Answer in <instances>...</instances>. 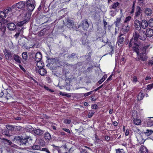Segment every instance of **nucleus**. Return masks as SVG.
<instances>
[{"label":"nucleus","mask_w":153,"mask_h":153,"mask_svg":"<svg viewBox=\"0 0 153 153\" xmlns=\"http://www.w3.org/2000/svg\"><path fill=\"white\" fill-rule=\"evenodd\" d=\"M2 134L6 136H10L9 131L7 129L3 130L2 131Z\"/></svg>","instance_id":"nucleus-35"},{"label":"nucleus","mask_w":153,"mask_h":153,"mask_svg":"<svg viewBox=\"0 0 153 153\" xmlns=\"http://www.w3.org/2000/svg\"><path fill=\"white\" fill-rule=\"evenodd\" d=\"M147 125L149 127L153 126V120H149L147 122Z\"/></svg>","instance_id":"nucleus-44"},{"label":"nucleus","mask_w":153,"mask_h":153,"mask_svg":"<svg viewBox=\"0 0 153 153\" xmlns=\"http://www.w3.org/2000/svg\"><path fill=\"white\" fill-rule=\"evenodd\" d=\"M137 40H135L133 37L132 39L130 40L129 42L128 45L129 47H131L133 45H137V43H138L137 42Z\"/></svg>","instance_id":"nucleus-12"},{"label":"nucleus","mask_w":153,"mask_h":153,"mask_svg":"<svg viewBox=\"0 0 153 153\" xmlns=\"http://www.w3.org/2000/svg\"><path fill=\"white\" fill-rule=\"evenodd\" d=\"M6 127L9 131H14L15 128L16 127V126H12L8 124L6 126Z\"/></svg>","instance_id":"nucleus-20"},{"label":"nucleus","mask_w":153,"mask_h":153,"mask_svg":"<svg viewBox=\"0 0 153 153\" xmlns=\"http://www.w3.org/2000/svg\"><path fill=\"white\" fill-rule=\"evenodd\" d=\"M107 76L106 75H104L102 77V78L98 82L99 83V84H101L102 83L105 79L107 78Z\"/></svg>","instance_id":"nucleus-42"},{"label":"nucleus","mask_w":153,"mask_h":153,"mask_svg":"<svg viewBox=\"0 0 153 153\" xmlns=\"http://www.w3.org/2000/svg\"><path fill=\"white\" fill-rule=\"evenodd\" d=\"M98 106L97 104H94L92 105L91 108L92 109H96L97 108Z\"/></svg>","instance_id":"nucleus-60"},{"label":"nucleus","mask_w":153,"mask_h":153,"mask_svg":"<svg viewBox=\"0 0 153 153\" xmlns=\"http://www.w3.org/2000/svg\"><path fill=\"white\" fill-rule=\"evenodd\" d=\"M116 11L111 10L110 12V15L112 16H114L115 15Z\"/></svg>","instance_id":"nucleus-55"},{"label":"nucleus","mask_w":153,"mask_h":153,"mask_svg":"<svg viewBox=\"0 0 153 153\" xmlns=\"http://www.w3.org/2000/svg\"><path fill=\"white\" fill-rule=\"evenodd\" d=\"M116 153H126L123 149H116Z\"/></svg>","instance_id":"nucleus-41"},{"label":"nucleus","mask_w":153,"mask_h":153,"mask_svg":"<svg viewBox=\"0 0 153 153\" xmlns=\"http://www.w3.org/2000/svg\"><path fill=\"white\" fill-rule=\"evenodd\" d=\"M151 10H146L145 11L146 13L148 16L150 15L152 13Z\"/></svg>","instance_id":"nucleus-53"},{"label":"nucleus","mask_w":153,"mask_h":153,"mask_svg":"<svg viewBox=\"0 0 153 153\" xmlns=\"http://www.w3.org/2000/svg\"><path fill=\"white\" fill-rule=\"evenodd\" d=\"M45 32L44 31V30H41L39 32V36H43L45 34Z\"/></svg>","instance_id":"nucleus-49"},{"label":"nucleus","mask_w":153,"mask_h":153,"mask_svg":"<svg viewBox=\"0 0 153 153\" xmlns=\"http://www.w3.org/2000/svg\"><path fill=\"white\" fill-rule=\"evenodd\" d=\"M53 146V147H55L56 148H55V150L54 151V152L55 153H61V150L60 149V148L59 147L56 146H55L54 145H52Z\"/></svg>","instance_id":"nucleus-34"},{"label":"nucleus","mask_w":153,"mask_h":153,"mask_svg":"<svg viewBox=\"0 0 153 153\" xmlns=\"http://www.w3.org/2000/svg\"><path fill=\"white\" fill-rule=\"evenodd\" d=\"M19 42V45L22 46H24L25 44V40H21Z\"/></svg>","instance_id":"nucleus-50"},{"label":"nucleus","mask_w":153,"mask_h":153,"mask_svg":"<svg viewBox=\"0 0 153 153\" xmlns=\"http://www.w3.org/2000/svg\"><path fill=\"white\" fill-rule=\"evenodd\" d=\"M36 62H37L36 66L39 68H42L44 67V63L41 60Z\"/></svg>","instance_id":"nucleus-22"},{"label":"nucleus","mask_w":153,"mask_h":153,"mask_svg":"<svg viewBox=\"0 0 153 153\" xmlns=\"http://www.w3.org/2000/svg\"><path fill=\"white\" fill-rule=\"evenodd\" d=\"M122 28L123 29L124 33H126L129 31L130 27L128 24H124V25L123 26Z\"/></svg>","instance_id":"nucleus-23"},{"label":"nucleus","mask_w":153,"mask_h":153,"mask_svg":"<svg viewBox=\"0 0 153 153\" xmlns=\"http://www.w3.org/2000/svg\"><path fill=\"white\" fill-rule=\"evenodd\" d=\"M62 130L68 133H71L70 130L68 128H63Z\"/></svg>","instance_id":"nucleus-63"},{"label":"nucleus","mask_w":153,"mask_h":153,"mask_svg":"<svg viewBox=\"0 0 153 153\" xmlns=\"http://www.w3.org/2000/svg\"><path fill=\"white\" fill-rule=\"evenodd\" d=\"M65 123L67 124H70L71 122V121L70 120H65Z\"/></svg>","instance_id":"nucleus-62"},{"label":"nucleus","mask_w":153,"mask_h":153,"mask_svg":"<svg viewBox=\"0 0 153 153\" xmlns=\"http://www.w3.org/2000/svg\"><path fill=\"white\" fill-rule=\"evenodd\" d=\"M48 62L50 64H53L56 62V60L54 58H51L48 59Z\"/></svg>","instance_id":"nucleus-40"},{"label":"nucleus","mask_w":153,"mask_h":153,"mask_svg":"<svg viewBox=\"0 0 153 153\" xmlns=\"http://www.w3.org/2000/svg\"><path fill=\"white\" fill-rule=\"evenodd\" d=\"M44 137L45 139L47 141H49L51 139V135L48 132H46L44 134Z\"/></svg>","instance_id":"nucleus-17"},{"label":"nucleus","mask_w":153,"mask_h":153,"mask_svg":"<svg viewBox=\"0 0 153 153\" xmlns=\"http://www.w3.org/2000/svg\"><path fill=\"white\" fill-rule=\"evenodd\" d=\"M6 10H5V11ZM6 16V14L4 11H0V17L4 19L5 18Z\"/></svg>","instance_id":"nucleus-31"},{"label":"nucleus","mask_w":153,"mask_h":153,"mask_svg":"<svg viewBox=\"0 0 153 153\" xmlns=\"http://www.w3.org/2000/svg\"><path fill=\"white\" fill-rule=\"evenodd\" d=\"M148 25L150 27H153V19H150L148 22Z\"/></svg>","instance_id":"nucleus-45"},{"label":"nucleus","mask_w":153,"mask_h":153,"mask_svg":"<svg viewBox=\"0 0 153 153\" xmlns=\"http://www.w3.org/2000/svg\"><path fill=\"white\" fill-rule=\"evenodd\" d=\"M134 27L135 30L139 31L141 30V22L138 20L136 19L135 20L134 22Z\"/></svg>","instance_id":"nucleus-6"},{"label":"nucleus","mask_w":153,"mask_h":153,"mask_svg":"<svg viewBox=\"0 0 153 153\" xmlns=\"http://www.w3.org/2000/svg\"><path fill=\"white\" fill-rule=\"evenodd\" d=\"M148 23L147 21L145 19L143 20L141 22V28H142L143 29L146 28L148 26Z\"/></svg>","instance_id":"nucleus-13"},{"label":"nucleus","mask_w":153,"mask_h":153,"mask_svg":"<svg viewBox=\"0 0 153 153\" xmlns=\"http://www.w3.org/2000/svg\"><path fill=\"white\" fill-rule=\"evenodd\" d=\"M144 94L143 93L140 92L138 95V97H137V100H142L144 97Z\"/></svg>","instance_id":"nucleus-33"},{"label":"nucleus","mask_w":153,"mask_h":153,"mask_svg":"<svg viewBox=\"0 0 153 153\" xmlns=\"http://www.w3.org/2000/svg\"><path fill=\"white\" fill-rule=\"evenodd\" d=\"M81 40L82 41V44L84 45H86L88 42V40L86 36L82 37L81 38Z\"/></svg>","instance_id":"nucleus-28"},{"label":"nucleus","mask_w":153,"mask_h":153,"mask_svg":"<svg viewBox=\"0 0 153 153\" xmlns=\"http://www.w3.org/2000/svg\"><path fill=\"white\" fill-rule=\"evenodd\" d=\"M7 27L8 29L10 30H13L16 28L15 24L13 23H10L7 25Z\"/></svg>","instance_id":"nucleus-15"},{"label":"nucleus","mask_w":153,"mask_h":153,"mask_svg":"<svg viewBox=\"0 0 153 153\" xmlns=\"http://www.w3.org/2000/svg\"><path fill=\"white\" fill-rule=\"evenodd\" d=\"M56 126L57 125L56 124L54 123L52 124L51 125V127H52L53 130H56Z\"/></svg>","instance_id":"nucleus-58"},{"label":"nucleus","mask_w":153,"mask_h":153,"mask_svg":"<svg viewBox=\"0 0 153 153\" xmlns=\"http://www.w3.org/2000/svg\"><path fill=\"white\" fill-rule=\"evenodd\" d=\"M94 114V112L91 111V112H90L88 114V117L89 118L91 117Z\"/></svg>","instance_id":"nucleus-52"},{"label":"nucleus","mask_w":153,"mask_h":153,"mask_svg":"<svg viewBox=\"0 0 153 153\" xmlns=\"http://www.w3.org/2000/svg\"><path fill=\"white\" fill-rule=\"evenodd\" d=\"M133 51L137 53V55L138 56L139 53L138 43H137V45H135L133 47Z\"/></svg>","instance_id":"nucleus-21"},{"label":"nucleus","mask_w":153,"mask_h":153,"mask_svg":"<svg viewBox=\"0 0 153 153\" xmlns=\"http://www.w3.org/2000/svg\"><path fill=\"white\" fill-rule=\"evenodd\" d=\"M139 56L140 59L142 61H144L147 60V57L146 54L144 53H141L140 54Z\"/></svg>","instance_id":"nucleus-18"},{"label":"nucleus","mask_w":153,"mask_h":153,"mask_svg":"<svg viewBox=\"0 0 153 153\" xmlns=\"http://www.w3.org/2000/svg\"><path fill=\"white\" fill-rule=\"evenodd\" d=\"M44 131L39 129H37L34 130V133L36 135H41L44 133Z\"/></svg>","instance_id":"nucleus-25"},{"label":"nucleus","mask_w":153,"mask_h":153,"mask_svg":"<svg viewBox=\"0 0 153 153\" xmlns=\"http://www.w3.org/2000/svg\"><path fill=\"white\" fill-rule=\"evenodd\" d=\"M25 10H23V13H24V18L25 19V20H27V22L28 21L30 18V16L31 14V12L33 10H30V12L28 11V12H27L26 13Z\"/></svg>","instance_id":"nucleus-7"},{"label":"nucleus","mask_w":153,"mask_h":153,"mask_svg":"<svg viewBox=\"0 0 153 153\" xmlns=\"http://www.w3.org/2000/svg\"><path fill=\"white\" fill-rule=\"evenodd\" d=\"M133 122L135 124L137 125H140L141 122L140 120L137 118H134L133 120Z\"/></svg>","instance_id":"nucleus-32"},{"label":"nucleus","mask_w":153,"mask_h":153,"mask_svg":"<svg viewBox=\"0 0 153 153\" xmlns=\"http://www.w3.org/2000/svg\"><path fill=\"white\" fill-rule=\"evenodd\" d=\"M12 97L11 95L9 93H7V94L6 96L5 97V98L7 99H9Z\"/></svg>","instance_id":"nucleus-54"},{"label":"nucleus","mask_w":153,"mask_h":153,"mask_svg":"<svg viewBox=\"0 0 153 153\" xmlns=\"http://www.w3.org/2000/svg\"><path fill=\"white\" fill-rule=\"evenodd\" d=\"M125 39V36L123 34L120 33L117 37V43L118 45H119L123 43Z\"/></svg>","instance_id":"nucleus-5"},{"label":"nucleus","mask_w":153,"mask_h":153,"mask_svg":"<svg viewBox=\"0 0 153 153\" xmlns=\"http://www.w3.org/2000/svg\"><path fill=\"white\" fill-rule=\"evenodd\" d=\"M153 88V83L147 86L146 89L147 90H150Z\"/></svg>","instance_id":"nucleus-51"},{"label":"nucleus","mask_w":153,"mask_h":153,"mask_svg":"<svg viewBox=\"0 0 153 153\" xmlns=\"http://www.w3.org/2000/svg\"><path fill=\"white\" fill-rule=\"evenodd\" d=\"M81 26L84 30H87L89 26V24L88 22L87 19H85L82 22Z\"/></svg>","instance_id":"nucleus-8"},{"label":"nucleus","mask_w":153,"mask_h":153,"mask_svg":"<svg viewBox=\"0 0 153 153\" xmlns=\"http://www.w3.org/2000/svg\"><path fill=\"white\" fill-rule=\"evenodd\" d=\"M74 22L72 20L68 19L67 20V26L68 27H70L72 26Z\"/></svg>","instance_id":"nucleus-29"},{"label":"nucleus","mask_w":153,"mask_h":153,"mask_svg":"<svg viewBox=\"0 0 153 153\" xmlns=\"http://www.w3.org/2000/svg\"><path fill=\"white\" fill-rule=\"evenodd\" d=\"M148 47V46H145L143 47L142 49V51H143L142 53H144L146 54V49Z\"/></svg>","instance_id":"nucleus-48"},{"label":"nucleus","mask_w":153,"mask_h":153,"mask_svg":"<svg viewBox=\"0 0 153 153\" xmlns=\"http://www.w3.org/2000/svg\"><path fill=\"white\" fill-rule=\"evenodd\" d=\"M27 52H24L22 53V57L24 61H26L27 59Z\"/></svg>","instance_id":"nucleus-30"},{"label":"nucleus","mask_w":153,"mask_h":153,"mask_svg":"<svg viewBox=\"0 0 153 153\" xmlns=\"http://www.w3.org/2000/svg\"><path fill=\"white\" fill-rule=\"evenodd\" d=\"M18 139L19 140V144L20 146H26L27 144L28 143V141L27 138L20 139L19 137H16L14 138V140Z\"/></svg>","instance_id":"nucleus-4"},{"label":"nucleus","mask_w":153,"mask_h":153,"mask_svg":"<svg viewBox=\"0 0 153 153\" xmlns=\"http://www.w3.org/2000/svg\"><path fill=\"white\" fill-rule=\"evenodd\" d=\"M8 145L12 147H13L14 148L16 149H18L19 147L17 145L13 143L11 141L10 142V143Z\"/></svg>","instance_id":"nucleus-43"},{"label":"nucleus","mask_w":153,"mask_h":153,"mask_svg":"<svg viewBox=\"0 0 153 153\" xmlns=\"http://www.w3.org/2000/svg\"><path fill=\"white\" fill-rule=\"evenodd\" d=\"M119 3L117 2L114 3L112 5L111 8L113 9H115L119 5Z\"/></svg>","instance_id":"nucleus-46"},{"label":"nucleus","mask_w":153,"mask_h":153,"mask_svg":"<svg viewBox=\"0 0 153 153\" xmlns=\"http://www.w3.org/2000/svg\"><path fill=\"white\" fill-rule=\"evenodd\" d=\"M131 17L130 16H128L126 17L124 21V23L125 24H128V22L130 20Z\"/></svg>","instance_id":"nucleus-39"},{"label":"nucleus","mask_w":153,"mask_h":153,"mask_svg":"<svg viewBox=\"0 0 153 153\" xmlns=\"http://www.w3.org/2000/svg\"><path fill=\"white\" fill-rule=\"evenodd\" d=\"M29 149H31L37 150H41V148L40 146L37 145H34L33 146H31V148H30Z\"/></svg>","instance_id":"nucleus-27"},{"label":"nucleus","mask_w":153,"mask_h":153,"mask_svg":"<svg viewBox=\"0 0 153 153\" xmlns=\"http://www.w3.org/2000/svg\"><path fill=\"white\" fill-rule=\"evenodd\" d=\"M148 64L150 66H152L153 65V59L149 61L148 63Z\"/></svg>","instance_id":"nucleus-59"},{"label":"nucleus","mask_w":153,"mask_h":153,"mask_svg":"<svg viewBox=\"0 0 153 153\" xmlns=\"http://www.w3.org/2000/svg\"><path fill=\"white\" fill-rule=\"evenodd\" d=\"M133 38L135 40H138V39L144 40L146 38V35L145 31L143 30H140L139 32L135 31L133 34Z\"/></svg>","instance_id":"nucleus-1"},{"label":"nucleus","mask_w":153,"mask_h":153,"mask_svg":"<svg viewBox=\"0 0 153 153\" xmlns=\"http://www.w3.org/2000/svg\"><path fill=\"white\" fill-rule=\"evenodd\" d=\"M146 135L149 136L152 133H153V131L151 130H146V131L144 132Z\"/></svg>","instance_id":"nucleus-37"},{"label":"nucleus","mask_w":153,"mask_h":153,"mask_svg":"<svg viewBox=\"0 0 153 153\" xmlns=\"http://www.w3.org/2000/svg\"><path fill=\"white\" fill-rule=\"evenodd\" d=\"M20 34V32L18 31L17 33L14 36L16 37V38H17L19 37V34Z\"/></svg>","instance_id":"nucleus-64"},{"label":"nucleus","mask_w":153,"mask_h":153,"mask_svg":"<svg viewBox=\"0 0 153 153\" xmlns=\"http://www.w3.org/2000/svg\"><path fill=\"white\" fill-rule=\"evenodd\" d=\"M140 153H147L148 150L144 146H141L140 149Z\"/></svg>","instance_id":"nucleus-24"},{"label":"nucleus","mask_w":153,"mask_h":153,"mask_svg":"<svg viewBox=\"0 0 153 153\" xmlns=\"http://www.w3.org/2000/svg\"><path fill=\"white\" fill-rule=\"evenodd\" d=\"M146 34V37H151L153 36V30L151 28L147 29Z\"/></svg>","instance_id":"nucleus-11"},{"label":"nucleus","mask_w":153,"mask_h":153,"mask_svg":"<svg viewBox=\"0 0 153 153\" xmlns=\"http://www.w3.org/2000/svg\"><path fill=\"white\" fill-rule=\"evenodd\" d=\"M141 12L140 10H138V11L135 13V16H138L140 14Z\"/></svg>","instance_id":"nucleus-61"},{"label":"nucleus","mask_w":153,"mask_h":153,"mask_svg":"<svg viewBox=\"0 0 153 153\" xmlns=\"http://www.w3.org/2000/svg\"><path fill=\"white\" fill-rule=\"evenodd\" d=\"M26 2L25 7L27 10H34L36 5L34 0H28Z\"/></svg>","instance_id":"nucleus-3"},{"label":"nucleus","mask_w":153,"mask_h":153,"mask_svg":"<svg viewBox=\"0 0 153 153\" xmlns=\"http://www.w3.org/2000/svg\"><path fill=\"white\" fill-rule=\"evenodd\" d=\"M2 140H3V141L4 144H7L8 143V145L9 144L10 142V140L4 138H2Z\"/></svg>","instance_id":"nucleus-47"},{"label":"nucleus","mask_w":153,"mask_h":153,"mask_svg":"<svg viewBox=\"0 0 153 153\" xmlns=\"http://www.w3.org/2000/svg\"><path fill=\"white\" fill-rule=\"evenodd\" d=\"M37 141H38V144L41 146H44L45 145V141L42 139H38Z\"/></svg>","instance_id":"nucleus-19"},{"label":"nucleus","mask_w":153,"mask_h":153,"mask_svg":"<svg viewBox=\"0 0 153 153\" xmlns=\"http://www.w3.org/2000/svg\"><path fill=\"white\" fill-rule=\"evenodd\" d=\"M38 72L42 76H44L47 74V71L43 68H39Z\"/></svg>","instance_id":"nucleus-16"},{"label":"nucleus","mask_w":153,"mask_h":153,"mask_svg":"<svg viewBox=\"0 0 153 153\" xmlns=\"http://www.w3.org/2000/svg\"><path fill=\"white\" fill-rule=\"evenodd\" d=\"M120 21V18L117 19L116 21L114 22V24H115L116 27H119Z\"/></svg>","instance_id":"nucleus-38"},{"label":"nucleus","mask_w":153,"mask_h":153,"mask_svg":"<svg viewBox=\"0 0 153 153\" xmlns=\"http://www.w3.org/2000/svg\"><path fill=\"white\" fill-rule=\"evenodd\" d=\"M4 55L7 59H11L13 55V53H12L10 51H8L7 50H5L4 51Z\"/></svg>","instance_id":"nucleus-9"},{"label":"nucleus","mask_w":153,"mask_h":153,"mask_svg":"<svg viewBox=\"0 0 153 153\" xmlns=\"http://www.w3.org/2000/svg\"><path fill=\"white\" fill-rule=\"evenodd\" d=\"M132 81L133 82H137V76H133Z\"/></svg>","instance_id":"nucleus-57"},{"label":"nucleus","mask_w":153,"mask_h":153,"mask_svg":"<svg viewBox=\"0 0 153 153\" xmlns=\"http://www.w3.org/2000/svg\"><path fill=\"white\" fill-rule=\"evenodd\" d=\"M42 58V55L41 53L40 52H37L35 55V61H41Z\"/></svg>","instance_id":"nucleus-10"},{"label":"nucleus","mask_w":153,"mask_h":153,"mask_svg":"<svg viewBox=\"0 0 153 153\" xmlns=\"http://www.w3.org/2000/svg\"><path fill=\"white\" fill-rule=\"evenodd\" d=\"M27 22V21L26 20H24V21L20 22L17 23V25L19 27H21L25 23Z\"/></svg>","instance_id":"nucleus-36"},{"label":"nucleus","mask_w":153,"mask_h":153,"mask_svg":"<svg viewBox=\"0 0 153 153\" xmlns=\"http://www.w3.org/2000/svg\"><path fill=\"white\" fill-rule=\"evenodd\" d=\"M77 57V56L76 53H73L70 55L68 56V58L70 60H74V59Z\"/></svg>","instance_id":"nucleus-26"},{"label":"nucleus","mask_w":153,"mask_h":153,"mask_svg":"<svg viewBox=\"0 0 153 153\" xmlns=\"http://www.w3.org/2000/svg\"><path fill=\"white\" fill-rule=\"evenodd\" d=\"M12 57L16 62L19 64L21 63V58L18 55L13 54Z\"/></svg>","instance_id":"nucleus-14"},{"label":"nucleus","mask_w":153,"mask_h":153,"mask_svg":"<svg viewBox=\"0 0 153 153\" xmlns=\"http://www.w3.org/2000/svg\"><path fill=\"white\" fill-rule=\"evenodd\" d=\"M40 150H41V151H45L48 153H50V152L49 151L48 149H47V148H42V149H41Z\"/></svg>","instance_id":"nucleus-56"},{"label":"nucleus","mask_w":153,"mask_h":153,"mask_svg":"<svg viewBox=\"0 0 153 153\" xmlns=\"http://www.w3.org/2000/svg\"><path fill=\"white\" fill-rule=\"evenodd\" d=\"M25 3L24 1H20L13 5L11 7L6 10H9V9L10 10L23 9L25 7Z\"/></svg>","instance_id":"nucleus-2"}]
</instances>
